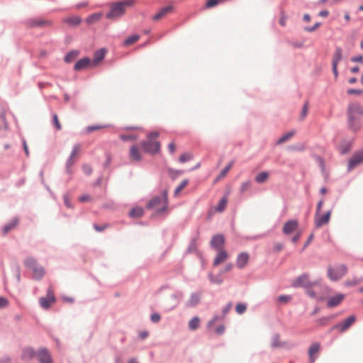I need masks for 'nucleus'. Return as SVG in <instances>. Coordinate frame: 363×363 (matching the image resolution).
Listing matches in <instances>:
<instances>
[{
    "instance_id": "423d86ee",
    "label": "nucleus",
    "mask_w": 363,
    "mask_h": 363,
    "mask_svg": "<svg viewBox=\"0 0 363 363\" xmlns=\"http://www.w3.org/2000/svg\"><path fill=\"white\" fill-rule=\"evenodd\" d=\"M356 321V317L354 315H350L347 318L341 323L334 325L331 330H337L340 333L347 331L352 324Z\"/></svg>"
},
{
    "instance_id": "72a5a7b5",
    "label": "nucleus",
    "mask_w": 363,
    "mask_h": 363,
    "mask_svg": "<svg viewBox=\"0 0 363 363\" xmlns=\"http://www.w3.org/2000/svg\"><path fill=\"white\" fill-rule=\"evenodd\" d=\"M295 134V131H291L283 136H281L277 141V144L283 143L287 140H289L291 137H293Z\"/></svg>"
},
{
    "instance_id": "de8ad7c7",
    "label": "nucleus",
    "mask_w": 363,
    "mask_h": 363,
    "mask_svg": "<svg viewBox=\"0 0 363 363\" xmlns=\"http://www.w3.org/2000/svg\"><path fill=\"white\" fill-rule=\"evenodd\" d=\"M219 3V0H208L206 4V7L207 9L212 8L218 5Z\"/></svg>"
},
{
    "instance_id": "37998d69",
    "label": "nucleus",
    "mask_w": 363,
    "mask_h": 363,
    "mask_svg": "<svg viewBox=\"0 0 363 363\" xmlns=\"http://www.w3.org/2000/svg\"><path fill=\"white\" fill-rule=\"evenodd\" d=\"M247 309V306L245 304L243 303H238L237 304L235 307V311L238 314H242L245 312Z\"/></svg>"
},
{
    "instance_id": "8fccbe9b",
    "label": "nucleus",
    "mask_w": 363,
    "mask_h": 363,
    "mask_svg": "<svg viewBox=\"0 0 363 363\" xmlns=\"http://www.w3.org/2000/svg\"><path fill=\"white\" fill-rule=\"evenodd\" d=\"M9 305V301L7 298L4 297L0 296V308H4L7 307Z\"/></svg>"
},
{
    "instance_id": "774afa93",
    "label": "nucleus",
    "mask_w": 363,
    "mask_h": 363,
    "mask_svg": "<svg viewBox=\"0 0 363 363\" xmlns=\"http://www.w3.org/2000/svg\"><path fill=\"white\" fill-rule=\"evenodd\" d=\"M352 61L354 62H363V56L358 55L352 58Z\"/></svg>"
},
{
    "instance_id": "0eeeda50",
    "label": "nucleus",
    "mask_w": 363,
    "mask_h": 363,
    "mask_svg": "<svg viewBox=\"0 0 363 363\" xmlns=\"http://www.w3.org/2000/svg\"><path fill=\"white\" fill-rule=\"evenodd\" d=\"M26 26L29 28L35 27H50L52 23L50 20L45 19L42 18H33L28 19L26 22Z\"/></svg>"
},
{
    "instance_id": "13d9d810",
    "label": "nucleus",
    "mask_w": 363,
    "mask_h": 363,
    "mask_svg": "<svg viewBox=\"0 0 363 363\" xmlns=\"http://www.w3.org/2000/svg\"><path fill=\"white\" fill-rule=\"evenodd\" d=\"M320 26V23H316L313 27H307L306 28V30L308 32H313L315 30Z\"/></svg>"
},
{
    "instance_id": "2f4dec72",
    "label": "nucleus",
    "mask_w": 363,
    "mask_h": 363,
    "mask_svg": "<svg viewBox=\"0 0 363 363\" xmlns=\"http://www.w3.org/2000/svg\"><path fill=\"white\" fill-rule=\"evenodd\" d=\"M129 215L133 218H139L143 215V210L140 207L134 208L130 211Z\"/></svg>"
},
{
    "instance_id": "58836bf2",
    "label": "nucleus",
    "mask_w": 363,
    "mask_h": 363,
    "mask_svg": "<svg viewBox=\"0 0 363 363\" xmlns=\"http://www.w3.org/2000/svg\"><path fill=\"white\" fill-rule=\"evenodd\" d=\"M351 147H352L351 143H346L342 144L340 146V151L342 154H345L350 150Z\"/></svg>"
},
{
    "instance_id": "5701e85b",
    "label": "nucleus",
    "mask_w": 363,
    "mask_h": 363,
    "mask_svg": "<svg viewBox=\"0 0 363 363\" xmlns=\"http://www.w3.org/2000/svg\"><path fill=\"white\" fill-rule=\"evenodd\" d=\"M320 347V345L318 342L313 343L309 347L308 355L312 363L315 361L316 357L314 355L319 352Z\"/></svg>"
},
{
    "instance_id": "bb28decb",
    "label": "nucleus",
    "mask_w": 363,
    "mask_h": 363,
    "mask_svg": "<svg viewBox=\"0 0 363 363\" xmlns=\"http://www.w3.org/2000/svg\"><path fill=\"white\" fill-rule=\"evenodd\" d=\"M18 224V218H13L11 220L9 223L6 224L3 228V233L4 235H6L11 230L16 228Z\"/></svg>"
},
{
    "instance_id": "c85d7f7f",
    "label": "nucleus",
    "mask_w": 363,
    "mask_h": 363,
    "mask_svg": "<svg viewBox=\"0 0 363 363\" xmlns=\"http://www.w3.org/2000/svg\"><path fill=\"white\" fill-rule=\"evenodd\" d=\"M342 59V49L340 48H337L335 49V52L334 53L333 57V65H337L338 62Z\"/></svg>"
},
{
    "instance_id": "79ce46f5",
    "label": "nucleus",
    "mask_w": 363,
    "mask_h": 363,
    "mask_svg": "<svg viewBox=\"0 0 363 363\" xmlns=\"http://www.w3.org/2000/svg\"><path fill=\"white\" fill-rule=\"evenodd\" d=\"M120 138L123 140L128 141V140H135L137 139V136L133 134H121L120 135Z\"/></svg>"
},
{
    "instance_id": "7c9ffc66",
    "label": "nucleus",
    "mask_w": 363,
    "mask_h": 363,
    "mask_svg": "<svg viewBox=\"0 0 363 363\" xmlns=\"http://www.w3.org/2000/svg\"><path fill=\"white\" fill-rule=\"evenodd\" d=\"M81 21H82L81 18L78 16L70 17V18H65L64 20L65 23H68L72 26H78L80 24Z\"/></svg>"
},
{
    "instance_id": "6e6d98bb",
    "label": "nucleus",
    "mask_w": 363,
    "mask_h": 363,
    "mask_svg": "<svg viewBox=\"0 0 363 363\" xmlns=\"http://www.w3.org/2000/svg\"><path fill=\"white\" fill-rule=\"evenodd\" d=\"M150 318L153 323H157L160 320L161 317H160V314H158V313H153L151 315Z\"/></svg>"
},
{
    "instance_id": "9b49d317",
    "label": "nucleus",
    "mask_w": 363,
    "mask_h": 363,
    "mask_svg": "<svg viewBox=\"0 0 363 363\" xmlns=\"http://www.w3.org/2000/svg\"><path fill=\"white\" fill-rule=\"evenodd\" d=\"M298 228V221L296 220H290L284 223L282 231L284 234L289 235L294 232H297Z\"/></svg>"
},
{
    "instance_id": "f8f14e48",
    "label": "nucleus",
    "mask_w": 363,
    "mask_h": 363,
    "mask_svg": "<svg viewBox=\"0 0 363 363\" xmlns=\"http://www.w3.org/2000/svg\"><path fill=\"white\" fill-rule=\"evenodd\" d=\"M363 115V106L360 104L354 103L348 107V116L353 118H357L359 116Z\"/></svg>"
},
{
    "instance_id": "f704fd0d",
    "label": "nucleus",
    "mask_w": 363,
    "mask_h": 363,
    "mask_svg": "<svg viewBox=\"0 0 363 363\" xmlns=\"http://www.w3.org/2000/svg\"><path fill=\"white\" fill-rule=\"evenodd\" d=\"M140 38V36L138 35H131L128 37L125 41L124 45H130L135 43H136Z\"/></svg>"
},
{
    "instance_id": "603ef678",
    "label": "nucleus",
    "mask_w": 363,
    "mask_h": 363,
    "mask_svg": "<svg viewBox=\"0 0 363 363\" xmlns=\"http://www.w3.org/2000/svg\"><path fill=\"white\" fill-rule=\"evenodd\" d=\"M209 279L211 283L220 284L222 283V280L218 278L214 277L212 274H209Z\"/></svg>"
},
{
    "instance_id": "6ab92c4d",
    "label": "nucleus",
    "mask_w": 363,
    "mask_h": 363,
    "mask_svg": "<svg viewBox=\"0 0 363 363\" xmlns=\"http://www.w3.org/2000/svg\"><path fill=\"white\" fill-rule=\"evenodd\" d=\"M294 286H303L309 287L311 285V282L307 275H302L297 278L293 283Z\"/></svg>"
},
{
    "instance_id": "c03bdc74",
    "label": "nucleus",
    "mask_w": 363,
    "mask_h": 363,
    "mask_svg": "<svg viewBox=\"0 0 363 363\" xmlns=\"http://www.w3.org/2000/svg\"><path fill=\"white\" fill-rule=\"evenodd\" d=\"M106 127V125H91L86 128V131L87 133H91L95 130L105 128Z\"/></svg>"
},
{
    "instance_id": "a18cd8bd",
    "label": "nucleus",
    "mask_w": 363,
    "mask_h": 363,
    "mask_svg": "<svg viewBox=\"0 0 363 363\" xmlns=\"http://www.w3.org/2000/svg\"><path fill=\"white\" fill-rule=\"evenodd\" d=\"M53 123L57 130H60L62 128V125L59 121L58 116L57 114L53 115Z\"/></svg>"
},
{
    "instance_id": "0e129e2a",
    "label": "nucleus",
    "mask_w": 363,
    "mask_h": 363,
    "mask_svg": "<svg viewBox=\"0 0 363 363\" xmlns=\"http://www.w3.org/2000/svg\"><path fill=\"white\" fill-rule=\"evenodd\" d=\"M76 162V159H73L71 157H69L67 162V169H69L70 167H72Z\"/></svg>"
},
{
    "instance_id": "1a4fd4ad",
    "label": "nucleus",
    "mask_w": 363,
    "mask_h": 363,
    "mask_svg": "<svg viewBox=\"0 0 363 363\" xmlns=\"http://www.w3.org/2000/svg\"><path fill=\"white\" fill-rule=\"evenodd\" d=\"M331 211H329L324 214L320 213L315 214V226L320 228L322 226L327 225L330 219Z\"/></svg>"
},
{
    "instance_id": "393cba45",
    "label": "nucleus",
    "mask_w": 363,
    "mask_h": 363,
    "mask_svg": "<svg viewBox=\"0 0 363 363\" xmlns=\"http://www.w3.org/2000/svg\"><path fill=\"white\" fill-rule=\"evenodd\" d=\"M102 16H103V13L101 12H97V13H93V14L89 16L86 18L85 21L88 24H93V23H95L96 22L99 21Z\"/></svg>"
},
{
    "instance_id": "aec40b11",
    "label": "nucleus",
    "mask_w": 363,
    "mask_h": 363,
    "mask_svg": "<svg viewBox=\"0 0 363 363\" xmlns=\"http://www.w3.org/2000/svg\"><path fill=\"white\" fill-rule=\"evenodd\" d=\"M172 7L170 6L162 8L157 13L152 16V20L157 21L164 17L167 13H170Z\"/></svg>"
},
{
    "instance_id": "cd10ccee",
    "label": "nucleus",
    "mask_w": 363,
    "mask_h": 363,
    "mask_svg": "<svg viewBox=\"0 0 363 363\" xmlns=\"http://www.w3.org/2000/svg\"><path fill=\"white\" fill-rule=\"evenodd\" d=\"M269 177V174L267 172H262L255 177V180L258 184H262L268 180Z\"/></svg>"
},
{
    "instance_id": "4be33fe9",
    "label": "nucleus",
    "mask_w": 363,
    "mask_h": 363,
    "mask_svg": "<svg viewBox=\"0 0 363 363\" xmlns=\"http://www.w3.org/2000/svg\"><path fill=\"white\" fill-rule=\"evenodd\" d=\"M37 356V352L31 347H26L23 349L21 358L23 360H30Z\"/></svg>"
},
{
    "instance_id": "473e14b6",
    "label": "nucleus",
    "mask_w": 363,
    "mask_h": 363,
    "mask_svg": "<svg viewBox=\"0 0 363 363\" xmlns=\"http://www.w3.org/2000/svg\"><path fill=\"white\" fill-rule=\"evenodd\" d=\"M227 203H228V199L227 197H223L220 201H219L216 208V211H218V212H222L225 210V208H226V206H227Z\"/></svg>"
},
{
    "instance_id": "864d4df0",
    "label": "nucleus",
    "mask_w": 363,
    "mask_h": 363,
    "mask_svg": "<svg viewBox=\"0 0 363 363\" xmlns=\"http://www.w3.org/2000/svg\"><path fill=\"white\" fill-rule=\"evenodd\" d=\"M286 20H287V16L282 12L281 13V18L279 20V23L281 26H286Z\"/></svg>"
},
{
    "instance_id": "f03ea898",
    "label": "nucleus",
    "mask_w": 363,
    "mask_h": 363,
    "mask_svg": "<svg viewBox=\"0 0 363 363\" xmlns=\"http://www.w3.org/2000/svg\"><path fill=\"white\" fill-rule=\"evenodd\" d=\"M167 191L164 190L159 196L153 198L147 205V208L155 211L156 214H162L167 211Z\"/></svg>"
},
{
    "instance_id": "a19ab883",
    "label": "nucleus",
    "mask_w": 363,
    "mask_h": 363,
    "mask_svg": "<svg viewBox=\"0 0 363 363\" xmlns=\"http://www.w3.org/2000/svg\"><path fill=\"white\" fill-rule=\"evenodd\" d=\"M233 162L232 161L222 170V172L220 173L218 179H221V178L225 177L226 176V174H228V172H229V170L233 167Z\"/></svg>"
},
{
    "instance_id": "c756f323",
    "label": "nucleus",
    "mask_w": 363,
    "mask_h": 363,
    "mask_svg": "<svg viewBox=\"0 0 363 363\" xmlns=\"http://www.w3.org/2000/svg\"><path fill=\"white\" fill-rule=\"evenodd\" d=\"M199 325L200 319L199 317H194L189 322V328L191 330H195L199 327Z\"/></svg>"
},
{
    "instance_id": "69168bd1",
    "label": "nucleus",
    "mask_w": 363,
    "mask_h": 363,
    "mask_svg": "<svg viewBox=\"0 0 363 363\" xmlns=\"http://www.w3.org/2000/svg\"><path fill=\"white\" fill-rule=\"evenodd\" d=\"M224 331H225V326L223 325H219L216 330V333L218 335L223 334L224 333Z\"/></svg>"
},
{
    "instance_id": "ddd939ff",
    "label": "nucleus",
    "mask_w": 363,
    "mask_h": 363,
    "mask_svg": "<svg viewBox=\"0 0 363 363\" xmlns=\"http://www.w3.org/2000/svg\"><path fill=\"white\" fill-rule=\"evenodd\" d=\"M224 243L225 238L221 234L214 235L211 240V246L216 250H223Z\"/></svg>"
},
{
    "instance_id": "4468645a",
    "label": "nucleus",
    "mask_w": 363,
    "mask_h": 363,
    "mask_svg": "<svg viewBox=\"0 0 363 363\" xmlns=\"http://www.w3.org/2000/svg\"><path fill=\"white\" fill-rule=\"evenodd\" d=\"M37 358L40 363H52V357L45 348H40L37 352Z\"/></svg>"
},
{
    "instance_id": "7ed1b4c3",
    "label": "nucleus",
    "mask_w": 363,
    "mask_h": 363,
    "mask_svg": "<svg viewBox=\"0 0 363 363\" xmlns=\"http://www.w3.org/2000/svg\"><path fill=\"white\" fill-rule=\"evenodd\" d=\"M160 136V133L154 131L147 135V141L142 143V147L145 152L150 154H156L160 152V144L155 140Z\"/></svg>"
},
{
    "instance_id": "9d476101",
    "label": "nucleus",
    "mask_w": 363,
    "mask_h": 363,
    "mask_svg": "<svg viewBox=\"0 0 363 363\" xmlns=\"http://www.w3.org/2000/svg\"><path fill=\"white\" fill-rule=\"evenodd\" d=\"M363 162V150L354 153L349 160L348 169L350 171Z\"/></svg>"
},
{
    "instance_id": "bf43d9fd",
    "label": "nucleus",
    "mask_w": 363,
    "mask_h": 363,
    "mask_svg": "<svg viewBox=\"0 0 363 363\" xmlns=\"http://www.w3.org/2000/svg\"><path fill=\"white\" fill-rule=\"evenodd\" d=\"M283 249V245L280 242H277L274 245V250L275 252H280Z\"/></svg>"
},
{
    "instance_id": "49530a36",
    "label": "nucleus",
    "mask_w": 363,
    "mask_h": 363,
    "mask_svg": "<svg viewBox=\"0 0 363 363\" xmlns=\"http://www.w3.org/2000/svg\"><path fill=\"white\" fill-rule=\"evenodd\" d=\"M199 296L197 294H193L191 297V299L189 301L191 306H195L197 304L199 301Z\"/></svg>"
},
{
    "instance_id": "20e7f679",
    "label": "nucleus",
    "mask_w": 363,
    "mask_h": 363,
    "mask_svg": "<svg viewBox=\"0 0 363 363\" xmlns=\"http://www.w3.org/2000/svg\"><path fill=\"white\" fill-rule=\"evenodd\" d=\"M25 266L33 270V277L39 280L43 278L45 274V270L43 267L39 266L37 261L33 257H28L24 260Z\"/></svg>"
},
{
    "instance_id": "09e8293b",
    "label": "nucleus",
    "mask_w": 363,
    "mask_h": 363,
    "mask_svg": "<svg viewBox=\"0 0 363 363\" xmlns=\"http://www.w3.org/2000/svg\"><path fill=\"white\" fill-rule=\"evenodd\" d=\"M308 104L306 102L303 107L301 113L300 115L301 120H303L308 113Z\"/></svg>"
},
{
    "instance_id": "412c9836",
    "label": "nucleus",
    "mask_w": 363,
    "mask_h": 363,
    "mask_svg": "<svg viewBox=\"0 0 363 363\" xmlns=\"http://www.w3.org/2000/svg\"><path fill=\"white\" fill-rule=\"evenodd\" d=\"M130 159L134 162H139L142 159V155L136 145H133L130 149Z\"/></svg>"
},
{
    "instance_id": "dca6fc26",
    "label": "nucleus",
    "mask_w": 363,
    "mask_h": 363,
    "mask_svg": "<svg viewBox=\"0 0 363 363\" xmlns=\"http://www.w3.org/2000/svg\"><path fill=\"white\" fill-rule=\"evenodd\" d=\"M345 298V295L342 294H338L335 295L334 296L330 297L327 302V306L330 308H333L340 305L343 299Z\"/></svg>"
},
{
    "instance_id": "e2e57ef3",
    "label": "nucleus",
    "mask_w": 363,
    "mask_h": 363,
    "mask_svg": "<svg viewBox=\"0 0 363 363\" xmlns=\"http://www.w3.org/2000/svg\"><path fill=\"white\" fill-rule=\"evenodd\" d=\"M79 201L81 202L91 201V196L89 195H83L79 198Z\"/></svg>"
},
{
    "instance_id": "338daca9",
    "label": "nucleus",
    "mask_w": 363,
    "mask_h": 363,
    "mask_svg": "<svg viewBox=\"0 0 363 363\" xmlns=\"http://www.w3.org/2000/svg\"><path fill=\"white\" fill-rule=\"evenodd\" d=\"M64 202H65V204L66 205V206L67 208H72V207L67 195H65L64 196Z\"/></svg>"
},
{
    "instance_id": "a878e982",
    "label": "nucleus",
    "mask_w": 363,
    "mask_h": 363,
    "mask_svg": "<svg viewBox=\"0 0 363 363\" xmlns=\"http://www.w3.org/2000/svg\"><path fill=\"white\" fill-rule=\"evenodd\" d=\"M106 50L104 49H100L95 52L94 61L92 63L93 66H96L101 60H102L105 56Z\"/></svg>"
},
{
    "instance_id": "3c124183",
    "label": "nucleus",
    "mask_w": 363,
    "mask_h": 363,
    "mask_svg": "<svg viewBox=\"0 0 363 363\" xmlns=\"http://www.w3.org/2000/svg\"><path fill=\"white\" fill-rule=\"evenodd\" d=\"M279 301L281 303H288L291 300V296L286 295H281L279 297Z\"/></svg>"
},
{
    "instance_id": "f3484780",
    "label": "nucleus",
    "mask_w": 363,
    "mask_h": 363,
    "mask_svg": "<svg viewBox=\"0 0 363 363\" xmlns=\"http://www.w3.org/2000/svg\"><path fill=\"white\" fill-rule=\"evenodd\" d=\"M89 67H94L90 59L88 57H84L80 60L77 61L74 65V69L76 71L83 70Z\"/></svg>"
},
{
    "instance_id": "680f3d73",
    "label": "nucleus",
    "mask_w": 363,
    "mask_h": 363,
    "mask_svg": "<svg viewBox=\"0 0 363 363\" xmlns=\"http://www.w3.org/2000/svg\"><path fill=\"white\" fill-rule=\"evenodd\" d=\"M169 151L171 154H174L176 150V145L174 143H171L168 145Z\"/></svg>"
},
{
    "instance_id": "f257e3e1",
    "label": "nucleus",
    "mask_w": 363,
    "mask_h": 363,
    "mask_svg": "<svg viewBox=\"0 0 363 363\" xmlns=\"http://www.w3.org/2000/svg\"><path fill=\"white\" fill-rule=\"evenodd\" d=\"M135 4L134 0H125L111 5V11L106 13V18L115 20L123 16L128 8L132 7Z\"/></svg>"
},
{
    "instance_id": "ea45409f",
    "label": "nucleus",
    "mask_w": 363,
    "mask_h": 363,
    "mask_svg": "<svg viewBox=\"0 0 363 363\" xmlns=\"http://www.w3.org/2000/svg\"><path fill=\"white\" fill-rule=\"evenodd\" d=\"M189 181L187 179L183 180L179 186L174 191V195L178 196L182 190H183L188 184Z\"/></svg>"
},
{
    "instance_id": "c9c22d12",
    "label": "nucleus",
    "mask_w": 363,
    "mask_h": 363,
    "mask_svg": "<svg viewBox=\"0 0 363 363\" xmlns=\"http://www.w3.org/2000/svg\"><path fill=\"white\" fill-rule=\"evenodd\" d=\"M192 158H193V155L191 153L186 152V153L182 154L179 157V160L180 162L184 163L186 162L191 160Z\"/></svg>"
},
{
    "instance_id": "a211bd4d",
    "label": "nucleus",
    "mask_w": 363,
    "mask_h": 363,
    "mask_svg": "<svg viewBox=\"0 0 363 363\" xmlns=\"http://www.w3.org/2000/svg\"><path fill=\"white\" fill-rule=\"evenodd\" d=\"M249 261V255L246 252H242L238 255L236 260V266L239 269L244 268Z\"/></svg>"
},
{
    "instance_id": "052dcab7",
    "label": "nucleus",
    "mask_w": 363,
    "mask_h": 363,
    "mask_svg": "<svg viewBox=\"0 0 363 363\" xmlns=\"http://www.w3.org/2000/svg\"><path fill=\"white\" fill-rule=\"evenodd\" d=\"M250 182H244L242 185H241V187H240V190L241 191H246L250 186Z\"/></svg>"
},
{
    "instance_id": "e433bc0d",
    "label": "nucleus",
    "mask_w": 363,
    "mask_h": 363,
    "mask_svg": "<svg viewBox=\"0 0 363 363\" xmlns=\"http://www.w3.org/2000/svg\"><path fill=\"white\" fill-rule=\"evenodd\" d=\"M78 54L79 52L75 50L69 52L65 57V61L67 62H71L77 57Z\"/></svg>"
},
{
    "instance_id": "5fc2aeb1",
    "label": "nucleus",
    "mask_w": 363,
    "mask_h": 363,
    "mask_svg": "<svg viewBox=\"0 0 363 363\" xmlns=\"http://www.w3.org/2000/svg\"><path fill=\"white\" fill-rule=\"evenodd\" d=\"M82 168L84 172L87 175L90 174L92 172L91 167L89 164H84Z\"/></svg>"
},
{
    "instance_id": "39448f33",
    "label": "nucleus",
    "mask_w": 363,
    "mask_h": 363,
    "mask_svg": "<svg viewBox=\"0 0 363 363\" xmlns=\"http://www.w3.org/2000/svg\"><path fill=\"white\" fill-rule=\"evenodd\" d=\"M347 272V268L345 265L341 264L335 268H328V274L329 278L333 281H337L342 277Z\"/></svg>"
},
{
    "instance_id": "6e6552de",
    "label": "nucleus",
    "mask_w": 363,
    "mask_h": 363,
    "mask_svg": "<svg viewBox=\"0 0 363 363\" xmlns=\"http://www.w3.org/2000/svg\"><path fill=\"white\" fill-rule=\"evenodd\" d=\"M40 304L42 308L48 309L50 306L55 302V297L52 289L50 287L48 289L46 297H41L39 299Z\"/></svg>"
},
{
    "instance_id": "2eb2a0df",
    "label": "nucleus",
    "mask_w": 363,
    "mask_h": 363,
    "mask_svg": "<svg viewBox=\"0 0 363 363\" xmlns=\"http://www.w3.org/2000/svg\"><path fill=\"white\" fill-rule=\"evenodd\" d=\"M218 252L217 255L216 256V257L214 258L213 262V265L215 267L225 262L229 257L228 252L225 250H218Z\"/></svg>"
},
{
    "instance_id": "4c0bfd02",
    "label": "nucleus",
    "mask_w": 363,
    "mask_h": 363,
    "mask_svg": "<svg viewBox=\"0 0 363 363\" xmlns=\"http://www.w3.org/2000/svg\"><path fill=\"white\" fill-rule=\"evenodd\" d=\"M81 150V145L77 144L74 146L72 151L71 152V155L69 157H71L73 159H76L79 154Z\"/></svg>"
},
{
    "instance_id": "4d7b16f0",
    "label": "nucleus",
    "mask_w": 363,
    "mask_h": 363,
    "mask_svg": "<svg viewBox=\"0 0 363 363\" xmlns=\"http://www.w3.org/2000/svg\"><path fill=\"white\" fill-rule=\"evenodd\" d=\"M301 236V232L297 231L296 235L292 238L291 241L294 243H296Z\"/></svg>"
},
{
    "instance_id": "b1692460",
    "label": "nucleus",
    "mask_w": 363,
    "mask_h": 363,
    "mask_svg": "<svg viewBox=\"0 0 363 363\" xmlns=\"http://www.w3.org/2000/svg\"><path fill=\"white\" fill-rule=\"evenodd\" d=\"M348 120H349L350 128L353 132H357V131H359L360 130V128H361V123L357 120V118H351V117H350L348 116Z\"/></svg>"
}]
</instances>
